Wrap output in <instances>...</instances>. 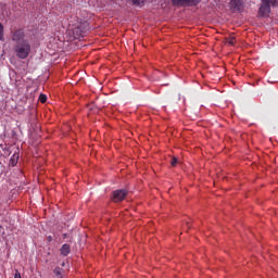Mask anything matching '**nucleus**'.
Here are the masks:
<instances>
[{
  "label": "nucleus",
  "instance_id": "f257e3e1",
  "mask_svg": "<svg viewBox=\"0 0 278 278\" xmlns=\"http://www.w3.org/2000/svg\"><path fill=\"white\" fill-rule=\"evenodd\" d=\"M14 53L20 60H27L29 53H31V45L29 41H23L14 46Z\"/></svg>",
  "mask_w": 278,
  "mask_h": 278
},
{
  "label": "nucleus",
  "instance_id": "f03ea898",
  "mask_svg": "<svg viewBox=\"0 0 278 278\" xmlns=\"http://www.w3.org/2000/svg\"><path fill=\"white\" fill-rule=\"evenodd\" d=\"M277 5V0H262L261 8L258 10L260 16H268L270 14V7Z\"/></svg>",
  "mask_w": 278,
  "mask_h": 278
},
{
  "label": "nucleus",
  "instance_id": "7ed1b4c3",
  "mask_svg": "<svg viewBox=\"0 0 278 278\" xmlns=\"http://www.w3.org/2000/svg\"><path fill=\"white\" fill-rule=\"evenodd\" d=\"M11 39L15 45H23V42H27L25 39V31L23 29H17L12 33Z\"/></svg>",
  "mask_w": 278,
  "mask_h": 278
},
{
  "label": "nucleus",
  "instance_id": "20e7f679",
  "mask_svg": "<svg viewBox=\"0 0 278 278\" xmlns=\"http://www.w3.org/2000/svg\"><path fill=\"white\" fill-rule=\"evenodd\" d=\"M125 197H127V190L125 189H119V190H115L113 191V201L114 203H119V201H124Z\"/></svg>",
  "mask_w": 278,
  "mask_h": 278
},
{
  "label": "nucleus",
  "instance_id": "39448f33",
  "mask_svg": "<svg viewBox=\"0 0 278 278\" xmlns=\"http://www.w3.org/2000/svg\"><path fill=\"white\" fill-rule=\"evenodd\" d=\"M174 5H197L201 0H172Z\"/></svg>",
  "mask_w": 278,
  "mask_h": 278
},
{
  "label": "nucleus",
  "instance_id": "423d86ee",
  "mask_svg": "<svg viewBox=\"0 0 278 278\" xmlns=\"http://www.w3.org/2000/svg\"><path fill=\"white\" fill-rule=\"evenodd\" d=\"M70 31L73 33L74 38H79L83 34L81 25H72Z\"/></svg>",
  "mask_w": 278,
  "mask_h": 278
},
{
  "label": "nucleus",
  "instance_id": "0eeeda50",
  "mask_svg": "<svg viewBox=\"0 0 278 278\" xmlns=\"http://www.w3.org/2000/svg\"><path fill=\"white\" fill-rule=\"evenodd\" d=\"M230 7L233 10H240L242 8V0H230Z\"/></svg>",
  "mask_w": 278,
  "mask_h": 278
},
{
  "label": "nucleus",
  "instance_id": "6e6552de",
  "mask_svg": "<svg viewBox=\"0 0 278 278\" xmlns=\"http://www.w3.org/2000/svg\"><path fill=\"white\" fill-rule=\"evenodd\" d=\"M226 45H229V47H233L236 45V35H229L228 37L225 38Z\"/></svg>",
  "mask_w": 278,
  "mask_h": 278
},
{
  "label": "nucleus",
  "instance_id": "1a4fd4ad",
  "mask_svg": "<svg viewBox=\"0 0 278 278\" xmlns=\"http://www.w3.org/2000/svg\"><path fill=\"white\" fill-rule=\"evenodd\" d=\"M68 253H71V245L65 243L61 248V255H64V257H66V255H68Z\"/></svg>",
  "mask_w": 278,
  "mask_h": 278
},
{
  "label": "nucleus",
  "instance_id": "9d476101",
  "mask_svg": "<svg viewBox=\"0 0 278 278\" xmlns=\"http://www.w3.org/2000/svg\"><path fill=\"white\" fill-rule=\"evenodd\" d=\"M63 273H64V270H62V268H60V267L54 268V275L56 278H63V276H62Z\"/></svg>",
  "mask_w": 278,
  "mask_h": 278
},
{
  "label": "nucleus",
  "instance_id": "9b49d317",
  "mask_svg": "<svg viewBox=\"0 0 278 278\" xmlns=\"http://www.w3.org/2000/svg\"><path fill=\"white\" fill-rule=\"evenodd\" d=\"M134 5H142L147 0H130Z\"/></svg>",
  "mask_w": 278,
  "mask_h": 278
},
{
  "label": "nucleus",
  "instance_id": "f8f14e48",
  "mask_svg": "<svg viewBox=\"0 0 278 278\" xmlns=\"http://www.w3.org/2000/svg\"><path fill=\"white\" fill-rule=\"evenodd\" d=\"M39 101H40V103H47V96H45V94H40L39 96Z\"/></svg>",
  "mask_w": 278,
  "mask_h": 278
},
{
  "label": "nucleus",
  "instance_id": "ddd939ff",
  "mask_svg": "<svg viewBox=\"0 0 278 278\" xmlns=\"http://www.w3.org/2000/svg\"><path fill=\"white\" fill-rule=\"evenodd\" d=\"M179 162V160L177 157H172L170 164L172 166H177V163Z\"/></svg>",
  "mask_w": 278,
  "mask_h": 278
},
{
  "label": "nucleus",
  "instance_id": "4468645a",
  "mask_svg": "<svg viewBox=\"0 0 278 278\" xmlns=\"http://www.w3.org/2000/svg\"><path fill=\"white\" fill-rule=\"evenodd\" d=\"M0 40H3V24L0 23Z\"/></svg>",
  "mask_w": 278,
  "mask_h": 278
},
{
  "label": "nucleus",
  "instance_id": "2eb2a0df",
  "mask_svg": "<svg viewBox=\"0 0 278 278\" xmlns=\"http://www.w3.org/2000/svg\"><path fill=\"white\" fill-rule=\"evenodd\" d=\"M14 278H21V273L16 271Z\"/></svg>",
  "mask_w": 278,
  "mask_h": 278
},
{
  "label": "nucleus",
  "instance_id": "dca6fc26",
  "mask_svg": "<svg viewBox=\"0 0 278 278\" xmlns=\"http://www.w3.org/2000/svg\"><path fill=\"white\" fill-rule=\"evenodd\" d=\"M62 266H65V263H62Z\"/></svg>",
  "mask_w": 278,
  "mask_h": 278
}]
</instances>
